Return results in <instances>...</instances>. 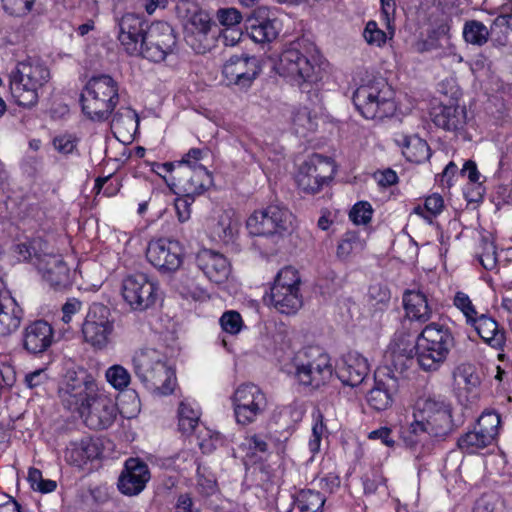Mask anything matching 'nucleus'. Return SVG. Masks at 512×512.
<instances>
[{
    "label": "nucleus",
    "instance_id": "63",
    "mask_svg": "<svg viewBox=\"0 0 512 512\" xmlns=\"http://www.w3.org/2000/svg\"><path fill=\"white\" fill-rule=\"evenodd\" d=\"M324 425L322 422H317L312 427V435L309 440L308 446L310 452L314 455L320 449L322 434H323Z\"/></svg>",
    "mask_w": 512,
    "mask_h": 512
},
{
    "label": "nucleus",
    "instance_id": "25",
    "mask_svg": "<svg viewBox=\"0 0 512 512\" xmlns=\"http://www.w3.org/2000/svg\"><path fill=\"white\" fill-rule=\"evenodd\" d=\"M54 342V329L45 320H36L27 325L22 333L23 348L30 354H41Z\"/></svg>",
    "mask_w": 512,
    "mask_h": 512
},
{
    "label": "nucleus",
    "instance_id": "49",
    "mask_svg": "<svg viewBox=\"0 0 512 512\" xmlns=\"http://www.w3.org/2000/svg\"><path fill=\"white\" fill-rule=\"evenodd\" d=\"M481 252L478 253V260L486 270H492L497 264V253L495 244L488 238L483 237L480 242Z\"/></svg>",
    "mask_w": 512,
    "mask_h": 512
},
{
    "label": "nucleus",
    "instance_id": "21",
    "mask_svg": "<svg viewBox=\"0 0 512 512\" xmlns=\"http://www.w3.org/2000/svg\"><path fill=\"white\" fill-rule=\"evenodd\" d=\"M183 247L172 239L151 240L146 249L147 260L160 272L170 273L179 269L183 262Z\"/></svg>",
    "mask_w": 512,
    "mask_h": 512
},
{
    "label": "nucleus",
    "instance_id": "57",
    "mask_svg": "<svg viewBox=\"0 0 512 512\" xmlns=\"http://www.w3.org/2000/svg\"><path fill=\"white\" fill-rule=\"evenodd\" d=\"M82 309V302L77 298H68L67 301L62 305L61 320L64 324H69L73 317L78 314Z\"/></svg>",
    "mask_w": 512,
    "mask_h": 512
},
{
    "label": "nucleus",
    "instance_id": "7",
    "mask_svg": "<svg viewBox=\"0 0 512 512\" xmlns=\"http://www.w3.org/2000/svg\"><path fill=\"white\" fill-rule=\"evenodd\" d=\"M50 78V70L41 60L28 57L9 74L11 95L19 106L31 108L38 103L39 90Z\"/></svg>",
    "mask_w": 512,
    "mask_h": 512
},
{
    "label": "nucleus",
    "instance_id": "56",
    "mask_svg": "<svg viewBox=\"0 0 512 512\" xmlns=\"http://www.w3.org/2000/svg\"><path fill=\"white\" fill-rule=\"evenodd\" d=\"M52 143L55 150L64 155L73 153L77 147V139L69 134L56 136Z\"/></svg>",
    "mask_w": 512,
    "mask_h": 512
},
{
    "label": "nucleus",
    "instance_id": "41",
    "mask_svg": "<svg viewBox=\"0 0 512 512\" xmlns=\"http://www.w3.org/2000/svg\"><path fill=\"white\" fill-rule=\"evenodd\" d=\"M365 247V242L355 231L346 232L337 246V257L341 260L348 259L352 254L361 252Z\"/></svg>",
    "mask_w": 512,
    "mask_h": 512
},
{
    "label": "nucleus",
    "instance_id": "38",
    "mask_svg": "<svg viewBox=\"0 0 512 512\" xmlns=\"http://www.w3.org/2000/svg\"><path fill=\"white\" fill-rule=\"evenodd\" d=\"M490 33L495 46L512 47V14L497 16L490 26Z\"/></svg>",
    "mask_w": 512,
    "mask_h": 512
},
{
    "label": "nucleus",
    "instance_id": "5",
    "mask_svg": "<svg viewBox=\"0 0 512 512\" xmlns=\"http://www.w3.org/2000/svg\"><path fill=\"white\" fill-rule=\"evenodd\" d=\"M315 46L308 40L292 42L279 56L276 72L302 90L320 79V67L312 59Z\"/></svg>",
    "mask_w": 512,
    "mask_h": 512
},
{
    "label": "nucleus",
    "instance_id": "22",
    "mask_svg": "<svg viewBox=\"0 0 512 512\" xmlns=\"http://www.w3.org/2000/svg\"><path fill=\"white\" fill-rule=\"evenodd\" d=\"M149 480L148 465L138 458H128L118 477L117 488L123 495L136 496L145 489Z\"/></svg>",
    "mask_w": 512,
    "mask_h": 512
},
{
    "label": "nucleus",
    "instance_id": "23",
    "mask_svg": "<svg viewBox=\"0 0 512 512\" xmlns=\"http://www.w3.org/2000/svg\"><path fill=\"white\" fill-rule=\"evenodd\" d=\"M148 23L139 15L127 13L118 20V40L130 55H138L143 48Z\"/></svg>",
    "mask_w": 512,
    "mask_h": 512
},
{
    "label": "nucleus",
    "instance_id": "35",
    "mask_svg": "<svg viewBox=\"0 0 512 512\" xmlns=\"http://www.w3.org/2000/svg\"><path fill=\"white\" fill-rule=\"evenodd\" d=\"M325 502L326 497L323 493L313 489H304L294 496L288 512H320Z\"/></svg>",
    "mask_w": 512,
    "mask_h": 512
},
{
    "label": "nucleus",
    "instance_id": "29",
    "mask_svg": "<svg viewBox=\"0 0 512 512\" xmlns=\"http://www.w3.org/2000/svg\"><path fill=\"white\" fill-rule=\"evenodd\" d=\"M381 378L379 374L375 375L374 386L369 390L366 396L368 405L375 411H384L393 403V396L397 389V381L389 374Z\"/></svg>",
    "mask_w": 512,
    "mask_h": 512
},
{
    "label": "nucleus",
    "instance_id": "2",
    "mask_svg": "<svg viewBox=\"0 0 512 512\" xmlns=\"http://www.w3.org/2000/svg\"><path fill=\"white\" fill-rule=\"evenodd\" d=\"M454 430L451 404L440 396L420 398L415 404L413 421L402 432L411 449L425 446L429 439L443 440Z\"/></svg>",
    "mask_w": 512,
    "mask_h": 512
},
{
    "label": "nucleus",
    "instance_id": "33",
    "mask_svg": "<svg viewBox=\"0 0 512 512\" xmlns=\"http://www.w3.org/2000/svg\"><path fill=\"white\" fill-rule=\"evenodd\" d=\"M23 310L11 296L0 292V337L9 336L20 326Z\"/></svg>",
    "mask_w": 512,
    "mask_h": 512
},
{
    "label": "nucleus",
    "instance_id": "14",
    "mask_svg": "<svg viewBox=\"0 0 512 512\" xmlns=\"http://www.w3.org/2000/svg\"><path fill=\"white\" fill-rule=\"evenodd\" d=\"M231 400L236 423L242 426L256 422L268 406L265 393L259 386L250 382L240 384Z\"/></svg>",
    "mask_w": 512,
    "mask_h": 512
},
{
    "label": "nucleus",
    "instance_id": "19",
    "mask_svg": "<svg viewBox=\"0 0 512 512\" xmlns=\"http://www.w3.org/2000/svg\"><path fill=\"white\" fill-rule=\"evenodd\" d=\"M140 55L152 62H161L176 46V35L172 26L164 21L147 25Z\"/></svg>",
    "mask_w": 512,
    "mask_h": 512
},
{
    "label": "nucleus",
    "instance_id": "34",
    "mask_svg": "<svg viewBox=\"0 0 512 512\" xmlns=\"http://www.w3.org/2000/svg\"><path fill=\"white\" fill-rule=\"evenodd\" d=\"M246 29L256 43L271 42L277 38L281 30L280 21L269 17H249Z\"/></svg>",
    "mask_w": 512,
    "mask_h": 512
},
{
    "label": "nucleus",
    "instance_id": "17",
    "mask_svg": "<svg viewBox=\"0 0 512 512\" xmlns=\"http://www.w3.org/2000/svg\"><path fill=\"white\" fill-rule=\"evenodd\" d=\"M219 29L205 11H196L185 25L184 39L197 54L209 52L218 40Z\"/></svg>",
    "mask_w": 512,
    "mask_h": 512
},
{
    "label": "nucleus",
    "instance_id": "46",
    "mask_svg": "<svg viewBox=\"0 0 512 512\" xmlns=\"http://www.w3.org/2000/svg\"><path fill=\"white\" fill-rule=\"evenodd\" d=\"M500 423V415L495 411H488L480 415L475 426L494 441L499 433Z\"/></svg>",
    "mask_w": 512,
    "mask_h": 512
},
{
    "label": "nucleus",
    "instance_id": "10",
    "mask_svg": "<svg viewBox=\"0 0 512 512\" xmlns=\"http://www.w3.org/2000/svg\"><path fill=\"white\" fill-rule=\"evenodd\" d=\"M301 283L298 270L292 266H286L276 274L270 293L264 297V300L279 313L293 315L303 305Z\"/></svg>",
    "mask_w": 512,
    "mask_h": 512
},
{
    "label": "nucleus",
    "instance_id": "30",
    "mask_svg": "<svg viewBox=\"0 0 512 512\" xmlns=\"http://www.w3.org/2000/svg\"><path fill=\"white\" fill-rule=\"evenodd\" d=\"M479 337L491 348L503 350L506 343V333L498 322L488 314H480L471 322Z\"/></svg>",
    "mask_w": 512,
    "mask_h": 512
},
{
    "label": "nucleus",
    "instance_id": "36",
    "mask_svg": "<svg viewBox=\"0 0 512 512\" xmlns=\"http://www.w3.org/2000/svg\"><path fill=\"white\" fill-rule=\"evenodd\" d=\"M454 384L459 391H464L467 397L476 393L481 384L480 377L474 365L463 363L457 366L453 372Z\"/></svg>",
    "mask_w": 512,
    "mask_h": 512
},
{
    "label": "nucleus",
    "instance_id": "47",
    "mask_svg": "<svg viewBox=\"0 0 512 512\" xmlns=\"http://www.w3.org/2000/svg\"><path fill=\"white\" fill-rule=\"evenodd\" d=\"M107 382L116 390H124L131 381L130 373L121 365H113L106 370Z\"/></svg>",
    "mask_w": 512,
    "mask_h": 512
},
{
    "label": "nucleus",
    "instance_id": "3",
    "mask_svg": "<svg viewBox=\"0 0 512 512\" xmlns=\"http://www.w3.org/2000/svg\"><path fill=\"white\" fill-rule=\"evenodd\" d=\"M19 260L36 266L49 285L62 290L72 285L71 272L60 255L48 251V244L40 237L27 239L13 247Z\"/></svg>",
    "mask_w": 512,
    "mask_h": 512
},
{
    "label": "nucleus",
    "instance_id": "60",
    "mask_svg": "<svg viewBox=\"0 0 512 512\" xmlns=\"http://www.w3.org/2000/svg\"><path fill=\"white\" fill-rule=\"evenodd\" d=\"M385 481V478L377 471L372 472L370 476L366 475L363 478L364 492L366 494H374L379 486L385 485Z\"/></svg>",
    "mask_w": 512,
    "mask_h": 512
},
{
    "label": "nucleus",
    "instance_id": "18",
    "mask_svg": "<svg viewBox=\"0 0 512 512\" xmlns=\"http://www.w3.org/2000/svg\"><path fill=\"white\" fill-rule=\"evenodd\" d=\"M262 71L260 60L247 54L232 55L223 65L222 74L227 86L247 91Z\"/></svg>",
    "mask_w": 512,
    "mask_h": 512
},
{
    "label": "nucleus",
    "instance_id": "4",
    "mask_svg": "<svg viewBox=\"0 0 512 512\" xmlns=\"http://www.w3.org/2000/svg\"><path fill=\"white\" fill-rule=\"evenodd\" d=\"M294 215L280 204H271L254 211L246 222L249 234L261 237L259 245L271 243L268 253H276L280 244L294 230Z\"/></svg>",
    "mask_w": 512,
    "mask_h": 512
},
{
    "label": "nucleus",
    "instance_id": "16",
    "mask_svg": "<svg viewBox=\"0 0 512 512\" xmlns=\"http://www.w3.org/2000/svg\"><path fill=\"white\" fill-rule=\"evenodd\" d=\"M122 295L134 311L152 308L159 298V286L145 273H133L122 281Z\"/></svg>",
    "mask_w": 512,
    "mask_h": 512
},
{
    "label": "nucleus",
    "instance_id": "50",
    "mask_svg": "<svg viewBox=\"0 0 512 512\" xmlns=\"http://www.w3.org/2000/svg\"><path fill=\"white\" fill-rule=\"evenodd\" d=\"M391 295L387 287L381 284H374L369 287L368 301L377 310H383L390 302Z\"/></svg>",
    "mask_w": 512,
    "mask_h": 512
},
{
    "label": "nucleus",
    "instance_id": "1",
    "mask_svg": "<svg viewBox=\"0 0 512 512\" xmlns=\"http://www.w3.org/2000/svg\"><path fill=\"white\" fill-rule=\"evenodd\" d=\"M454 346V336L450 329L439 323L427 324L420 333L398 332L394 348L391 350V362L396 370H403L407 362L416 357L418 365L424 371H437L447 359Z\"/></svg>",
    "mask_w": 512,
    "mask_h": 512
},
{
    "label": "nucleus",
    "instance_id": "51",
    "mask_svg": "<svg viewBox=\"0 0 512 512\" xmlns=\"http://www.w3.org/2000/svg\"><path fill=\"white\" fill-rule=\"evenodd\" d=\"M373 215V209L369 202L360 201L356 203L349 213V219L356 225L368 224Z\"/></svg>",
    "mask_w": 512,
    "mask_h": 512
},
{
    "label": "nucleus",
    "instance_id": "42",
    "mask_svg": "<svg viewBox=\"0 0 512 512\" xmlns=\"http://www.w3.org/2000/svg\"><path fill=\"white\" fill-rule=\"evenodd\" d=\"M200 414L191 405L181 402L178 409V426L182 433L191 434L198 425Z\"/></svg>",
    "mask_w": 512,
    "mask_h": 512
},
{
    "label": "nucleus",
    "instance_id": "61",
    "mask_svg": "<svg viewBox=\"0 0 512 512\" xmlns=\"http://www.w3.org/2000/svg\"><path fill=\"white\" fill-rule=\"evenodd\" d=\"M368 438L371 440H379L387 447H393L395 444V441L392 437V429L386 426L371 431L368 434Z\"/></svg>",
    "mask_w": 512,
    "mask_h": 512
},
{
    "label": "nucleus",
    "instance_id": "31",
    "mask_svg": "<svg viewBox=\"0 0 512 512\" xmlns=\"http://www.w3.org/2000/svg\"><path fill=\"white\" fill-rule=\"evenodd\" d=\"M369 373L367 359L360 355L349 354L336 369L338 379L347 386L360 385Z\"/></svg>",
    "mask_w": 512,
    "mask_h": 512
},
{
    "label": "nucleus",
    "instance_id": "37",
    "mask_svg": "<svg viewBox=\"0 0 512 512\" xmlns=\"http://www.w3.org/2000/svg\"><path fill=\"white\" fill-rule=\"evenodd\" d=\"M402 153L408 161L422 163L430 158L431 149L425 140L417 135H410L403 137Z\"/></svg>",
    "mask_w": 512,
    "mask_h": 512
},
{
    "label": "nucleus",
    "instance_id": "52",
    "mask_svg": "<svg viewBox=\"0 0 512 512\" xmlns=\"http://www.w3.org/2000/svg\"><path fill=\"white\" fill-rule=\"evenodd\" d=\"M216 18L225 29L237 27L243 20L242 13L233 7L220 8L216 13Z\"/></svg>",
    "mask_w": 512,
    "mask_h": 512
},
{
    "label": "nucleus",
    "instance_id": "27",
    "mask_svg": "<svg viewBox=\"0 0 512 512\" xmlns=\"http://www.w3.org/2000/svg\"><path fill=\"white\" fill-rule=\"evenodd\" d=\"M403 305L408 318L402 323L403 330L414 331L412 327L414 321L422 324L429 321L432 316L427 296L421 291H406L403 295Z\"/></svg>",
    "mask_w": 512,
    "mask_h": 512
},
{
    "label": "nucleus",
    "instance_id": "20",
    "mask_svg": "<svg viewBox=\"0 0 512 512\" xmlns=\"http://www.w3.org/2000/svg\"><path fill=\"white\" fill-rule=\"evenodd\" d=\"M333 162L320 154L310 156L299 168L296 181L306 193L315 194L332 178Z\"/></svg>",
    "mask_w": 512,
    "mask_h": 512
},
{
    "label": "nucleus",
    "instance_id": "53",
    "mask_svg": "<svg viewBox=\"0 0 512 512\" xmlns=\"http://www.w3.org/2000/svg\"><path fill=\"white\" fill-rule=\"evenodd\" d=\"M1 2L8 14L24 16L32 10L35 0H1Z\"/></svg>",
    "mask_w": 512,
    "mask_h": 512
},
{
    "label": "nucleus",
    "instance_id": "11",
    "mask_svg": "<svg viewBox=\"0 0 512 512\" xmlns=\"http://www.w3.org/2000/svg\"><path fill=\"white\" fill-rule=\"evenodd\" d=\"M294 365L298 383L311 390L326 385L333 375L330 356L319 347L303 349L295 357Z\"/></svg>",
    "mask_w": 512,
    "mask_h": 512
},
{
    "label": "nucleus",
    "instance_id": "39",
    "mask_svg": "<svg viewBox=\"0 0 512 512\" xmlns=\"http://www.w3.org/2000/svg\"><path fill=\"white\" fill-rule=\"evenodd\" d=\"M492 443L493 440L484 432L480 431L477 426H474L472 431L463 434L457 441L459 449L469 454L476 453L478 450Z\"/></svg>",
    "mask_w": 512,
    "mask_h": 512
},
{
    "label": "nucleus",
    "instance_id": "9",
    "mask_svg": "<svg viewBox=\"0 0 512 512\" xmlns=\"http://www.w3.org/2000/svg\"><path fill=\"white\" fill-rule=\"evenodd\" d=\"M353 103L360 114L371 120L392 116L396 110L393 91L383 78L360 85L353 93Z\"/></svg>",
    "mask_w": 512,
    "mask_h": 512
},
{
    "label": "nucleus",
    "instance_id": "48",
    "mask_svg": "<svg viewBox=\"0 0 512 512\" xmlns=\"http://www.w3.org/2000/svg\"><path fill=\"white\" fill-rule=\"evenodd\" d=\"M453 305L461 311L465 317L467 325H469L471 322H474V319L480 315L478 314L476 307L474 306L470 297L462 291H457L455 293L453 298Z\"/></svg>",
    "mask_w": 512,
    "mask_h": 512
},
{
    "label": "nucleus",
    "instance_id": "6",
    "mask_svg": "<svg viewBox=\"0 0 512 512\" xmlns=\"http://www.w3.org/2000/svg\"><path fill=\"white\" fill-rule=\"evenodd\" d=\"M203 153L202 149L191 148L181 160L161 164L160 168L169 174L170 185L194 197L206 191L212 184V175L198 163ZM163 178L168 182L166 175Z\"/></svg>",
    "mask_w": 512,
    "mask_h": 512
},
{
    "label": "nucleus",
    "instance_id": "13",
    "mask_svg": "<svg viewBox=\"0 0 512 512\" xmlns=\"http://www.w3.org/2000/svg\"><path fill=\"white\" fill-rule=\"evenodd\" d=\"M100 391L94 377L86 370L68 373L64 385L59 389L63 406L72 412L85 413Z\"/></svg>",
    "mask_w": 512,
    "mask_h": 512
},
{
    "label": "nucleus",
    "instance_id": "40",
    "mask_svg": "<svg viewBox=\"0 0 512 512\" xmlns=\"http://www.w3.org/2000/svg\"><path fill=\"white\" fill-rule=\"evenodd\" d=\"M463 38L472 45L483 46L491 40L490 28L478 20H467L463 26Z\"/></svg>",
    "mask_w": 512,
    "mask_h": 512
},
{
    "label": "nucleus",
    "instance_id": "43",
    "mask_svg": "<svg viewBox=\"0 0 512 512\" xmlns=\"http://www.w3.org/2000/svg\"><path fill=\"white\" fill-rule=\"evenodd\" d=\"M138 122L136 112L130 108L119 109L111 119V128L118 132H131L135 129Z\"/></svg>",
    "mask_w": 512,
    "mask_h": 512
},
{
    "label": "nucleus",
    "instance_id": "45",
    "mask_svg": "<svg viewBox=\"0 0 512 512\" xmlns=\"http://www.w3.org/2000/svg\"><path fill=\"white\" fill-rule=\"evenodd\" d=\"M443 208V197L440 194L434 193L425 199L424 208L416 206L413 211L431 223L432 218L440 214Z\"/></svg>",
    "mask_w": 512,
    "mask_h": 512
},
{
    "label": "nucleus",
    "instance_id": "32",
    "mask_svg": "<svg viewBox=\"0 0 512 512\" xmlns=\"http://www.w3.org/2000/svg\"><path fill=\"white\" fill-rule=\"evenodd\" d=\"M100 454L97 441L87 436L69 443L65 450V459L71 465L82 467L88 461L98 458Z\"/></svg>",
    "mask_w": 512,
    "mask_h": 512
},
{
    "label": "nucleus",
    "instance_id": "28",
    "mask_svg": "<svg viewBox=\"0 0 512 512\" xmlns=\"http://www.w3.org/2000/svg\"><path fill=\"white\" fill-rule=\"evenodd\" d=\"M432 122L446 131L461 133L467 124V110L460 105H437L430 112Z\"/></svg>",
    "mask_w": 512,
    "mask_h": 512
},
{
    "label": "nucleus",
    "instance_id": "62",
    "mask_svg": "<svg viewBox=\"0 0 512 512\" xmlns=\"http://www.w3.org/2000/svg\"><path fill=\"white\" fill-rule=\"evenodd\" d=\"M241 36H242V31L239 28V26L224 29L222 32L219 30V35H218V37H220V39L222 40V42L225 46L236 45L240 41Z\"/></svg>",
    "mask_w": 512,
    "mask_h": 512
},
{
    "label": "nucleus",
    "instance_id": "44",
    "mask_svg": "<svg viewBox=\"0 0 512 512\" xmlns=\"http://www.w3.org/2000/svg\"><path fill=\"white\" fill-rule=\"evenodd\" d=\"M362 36L368 45L379 48L383 47L388 39L393 38L388 29L387 32L383 31L374 20H370L366 23Z\"/></svg>",
    "mask_w": 512,
    "mask_h": 512
},
{
    "label": "nucleus",
    "instance_id": "8",
    "mask_svg": "<svg viewBox=\"0 0 512 512\" xmlns=\"http://www.w3.org/2000/svg\"><path fill=\"white\" fill-rule=\"evenodd\" d=\"M118 84L106 74L93 76L80 95L83 114L91 121H107L119 103Z\"/></svg>",
    "mask_w": 512,
    "mask_h": 512
},
{
    "label": "nucleus",
    "instance_id": "24",
    "mask_svg": "<svg viewBox=\"0 0 512 512\" xmlns=\"http://www.w3.org/2000/svg\"><path fill=\"white\" fill-rule=\"evenodd\" d=\"M80 415L89 428L94 430L107 429L116 419L117 406L109 396L100 393L93 402H90L89 407L85 409V413Z\"/></svg>",
    "mask_w": 512,
    "mask_h": 512
},
{
    "label": "nucleus",
    "instance_id": "15",
    "mask_svg": "<svg viewBox=\"0 0 512 512\" xmlns=\"http://www.w3.org/2000/svg\"><path fill=\"white\" fill-rule=\"evenodd\" d=\"M113 332L110 309L101 303L91 304L81 326L84 342L95 350H103L111 342Z\"/></svg>",
    "mask_w": 512,
    "mask_h": 512
},
{
    "label": "nucleus",
    "instance_id": "54",
    "mask_svg": "<svg viewBox=\"0 0 512 512\" xmlns=\"http://www.w3.org/2000/svg\"><path fill=\"white\" fill-rule=\"evenodd\" d=\"M222 329L230 334H237L240 332L243 321L241 315L236 311H226L220 318Z\"/></svg>",
    "mask_w": 512,
    "mask_h": 512
},
{
    "label": "nucleus",
    "instance_id": "64",
    "mask_svg": "<svg viewBox=\"0 0 512 512\" xmlns=\"http://www.w3.org/2000/svg\"><path fill=\"white\" fill-rule=\"evenodd\" d=\"M375 179L380 186L389 187L397 183L398 176L392 169H386L384 171L375 173Z\"/></svg>",
    "mask_w": 512,
    "mask_h": 512
},
{
    "label": "nucleus",
    "instance_id": "58",
    "mask_svg": "<svg viewBox=\"0 0 512 512\" xmlns=\"http://www.w3.org/2000/svg\"><path fill=\"white\" fill-rule=\"evenodd\" d=\"M381 14L385 21L386 28L389 30L391 37L394 36L395 29L393 27L396 5L394 0H380Z\"/></svg>",
    "mask_w": 512,
    "mask_h": 512
},
{
    "label": "nucleus",
    "instance_id": "59",
    "mask_svg": "<svg viewBox=\"0 0 512 512\" xmlns=\"http://www.w3.org/2000/svg\"><path fill=\"white\" fill-rule=\"evenodd\" d=\"M49 377L46 369L40 368L25 376L24 382L30 389H36L47 383Z\"/></svg>",
    "mask_w": 512,
    "mask_h": 512
},
{
    "label": "nucleus",
    "instance_id": "12",
    "mask_svg": "<svg viewBox=\"0 0 512 512\" xmlns=\"http://www.w3.org/2000/svg\"><path fill=\"white\" fill-rule=\"evenodd\" d=\"M136 377L147 387L168 395L173 392L175 373L156 350H146L133 357Z\"/></svg>",
    "mask_w": 512,
    "mask_h": 512
},
{
    "label": "nucleus",
    "instance_id": "55",
    "mask_svg": "<svg viewBox=\"0 0 512 512\" xmlns=\"http://www.w3.org/2000/svg\"><path fill=\"white\" fill-rule=\"evenodd\" d=\"M194 202V196L184 193L175 199V209L180 222H185L190 218L191 205Z\"/></svg>",
    "mask_w": 512,
    "mask_h": 512
},
{
    "label": "nucleus",
    "instance_id": "26",
    "mask_svg": "<svg viewBox=\"0 0 512 512\" xmlns=\"http://www.w3.org/2000/svg\"><path fill=\"white\" fill-rule=\"evenodd\" d=\"M197 267L205 276L216 284L224 283L230 273L231 265L228 259L216 251L203 249L196 255Z\"/></svg>",
    "mask_w": 512,
    "mask_h": 512
}]
</instances>
